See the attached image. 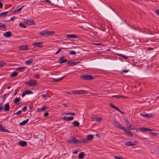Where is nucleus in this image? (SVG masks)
I'll list each match as a JSON object with an SVG mask.
<instances>
[{"label": "nucleus", "mask_w": 159, "mask_h": 159, "mask_svg": "<svg viewBox=\"0 0 159 159\" xmlns=\"http://www.w3.org/2000/svg\"><path fill=\"white\" fill-rule=\"evenodd\" d=\"M25 84L29 85L30 87L35 86L37 84V82L35 80H30L29 81H26Z\"/></svg>", "instance_id": "f257e3e1"}, {"label": "nucleus", "mask_w": 159, "mask_h": 159, "mask_svg": "<svg viewBox=\"0 0 159 159\" xmlns=\"http://www.w3.org/2000/svg\"><path fill=\"white\" fill-rule=\"evenodd\" d=\"M68 142L71 144H78L79 143V141L76 139L75 137H72L68 140Z\"/></svg>", "instance_id": "f03ea898"}, {"label": "nucleus", "mask_w": 159, "mask_h": 159, "mask_svg": "<svg viewBox=\"0 0 159 159\" xmlns=\"http://www.w3.org/2000/svg\"><path fill=\"white\" fill-rule=\"evenodd\" d=\"M81 77L82 79L84 80H91L93 79V77L92 75H89L81 76Z\"/></svg>", "instance_id": "7ed1b4c3"}, {"label": "nucleus", "mask_w": 159, "mask_h": 159, "mask_svg": "<svg viewBox=\"0 0 159 159\" xmlns=\"http://www.w3.org/2000/svg\"><path fill=\"white\" fill-rule=\"evenodd\" d=\"M113 125L116 127L122 129L123 127L121 124L116 120L114 121Z\"/></svg>", "instance_id": "20e7f679"}, {"label": "nucleus", "mask_w": 159, "mask_h": 159, "mask_svg": "<svg viewBox=\"0 0 159 159\" xmlns=\"http://www.w3.org/2000/svg\"><path fill=\"white\" fill-rule=\"evenodd\" d=\"M122 128V129L124 131L126 134H128L129 135L131 136H133V134L131 131L124 127Z\"/></svg>", "instance_id": "39448f33"}, {"label": "nucleus", "mask_w": 159, "mask_h": 159, "mask_svg": "<svg viewBox=\"0 0 159 159\" xmlns=\"http://www.w3.org/2000/svg\"><path fill=\"white\" fill-rule=\"evenodd\" d=\"M33 45L35 47H43V42H36L33 43Z\"/></svg>", "instance_id": "423d86ee"}, {"label": "nucleus", "mask_w": 159, "mask_h": 159, "mask_svg": "<svg viewBox=\"0 0 159 159\" xmlns=\"http://www.w3.org/2000/svg\"><path fill=\"white\" fill-rule=\"evenodd\" d=\"M67 61V60L65 59L63 56L60 57L59 60V63L60 64H62Z\"/></svg>", "instance_id": "0eeeda50"}, {"label": "nucleus", "mask_w": 159, "mask_h": 159, "mask_svg": "<svg viewBox=\"0 0 159 159\" xmlns=\"http://www.w3.org/2000/svg\"><path fill=\"white\" fill-rule=\"evenodd\" d=\"M74 119V117L73 116L70 117H63L61 118V119L67 121L72 120Z\"/></svg>", "instance_id": "6e6552de"}, {"label": "nucleus", "mask_w": 159, "mask_h": 159, "mask_svg": "<svg viewBox=\"0 0 159 159\" xmlns=\"http://www.w3.org/2000/svg\"><path fill=\"white\" fill-rule=\"evenodd\" d=\"M3 36L6 38H9L11 36V31H8L3 34Z\"/></svg>", "instance_id": "1a4fd4ad"}, {"label": "nucleus", "mask_w": 159, "mask_h": 159, "mask_svg": "<svg viewBox=\"0 0 159 159\" xmlns=\"http://www.w3.org/2000/svg\"><path fill=\"white\" fill-rule=\"evenodd\" d=\"M80 63V62H75L70 61H68L67 64L70 66H72L76 65L77 64Z\"/></svg>", "instance_id": "9d476101"}, {"label": "nucleus", "mask_w": 159, "mask_h": 159, "mask_svg": "<svg viewBox=\"0 0 159 159\" xmlns=\"http://www.w3.org/2000/svg\"><path fill=\"white\" fill-rule=\"evenodd\" d=\"M124 120L125 124L126 125L127 127L128 128H130L131 125L129 123L128 120L126 118H125Z\"/></svg>", "instance_id": "9b49d317"}, {"label": "nucleus", "mask_w": 159, "mask_h": 159, "mask_svg": "<svg viewBox=\"0 0 159 159\" xmlns=\"http://www.w3.org/2000/svg\"><path fill=\"white\" fill-rule=\"evenodd\" d=\"M26 23L28 25H34V21L33 20H27L26 22Z\"/></svg>", "instance_id": "f8f14e48"}, {"label": "nucleus", "mask_w": 159, "mask_h": 159, "mask_svg": "<svg viewBox=\"0 0 159 159\" xmlns=\"http://www.w3.org/2000/svg\"><path fill=\"white\" fill-rule=\"evenodd\" d=\"M19 144L21 146L24 147L27 144V143L25 141H21L19 142Z\"/></svg>", "instance_id": "ddd939ff"}, {"label": "nucleus", "mask_w": 159, "mask_h": 159, "mask_svg": "<svg viewBox=\"0 0 159 159\" xmlns=\"http://www.w3.org/2000/svg\"><path fill=\"white\" fill-rule=\"evenodd\" d=\"M140 131L143 132H145L149 131V128L145 127H143L139 129Z\"/></svg>", "instance_id": "4468645a"}, {"label": "nucleus", "mask_w": 159, "mask_h": 159, "mask_svg": "<svg viewBox=\"0 0 159 159\" xmlns=\"http://www.w3.org/2000/svg\"><path fill=\"white\" fill-rule=\"evenodd\" d=\"M66 37L68 38H77V36L75 34H67L66 36Z\"/></svg>", "instance_id": "2eb2a0df"}, {"label": "nucleus", "mask_w": 159, "mask_h": 159, "mask_svg": "<svg viewBox=\"0 0 159 159\" xmlns=\"http://www.w3.org/2000/svg\"><path fill=\"white\" fill-rule=\"evenodd\" d=\"M137 143V142L135 141V142H128L125 143V145L127 146H131L135 144V143Z\"/></svg>", "instance_id": "dca6fc26"}, {"label": "nucleus", "mask_w": 159, "mask_h": 159, "mask_svg": "<svg viewBox=\"0 0 159 159\" xmlns=\"http://www.w3.org/2000/svg\"><path fill=\"white\" fill-rule=\"evenodd\" d=\"M10 109V106L8 103L6 104L5 105L4 107V110L6 111H8Z\"/></svg>", "instance_id": "f3484780"}, {"label": "nucleus", "mask_w": 159, "mask_h": 159, "mask_svg": "<svg viewBox=\"0 0 159 159\" xmlns=\"http://www.w3.org/2000/svg\"><path fill=\"white\" fill-rule=\"evenodd\" d=\"M158 134L155 132H150V136L154 137L158 135Z\"/></svg>", "instance_id": "a211bd4d"}, {"label": "nucleus", "mask_w": 159, "mask_h": 159, "mask_svg": "<svg viewBox=\"0 0 159 159\" xmlns=\"http://www.w3.org/2000/svg\"><path fill=\"white\" fill-rule=\"evenodd\" d=\"M47 32L48 31L45 30H43L40 32V34L41 35L47 36Z\"/></svg>", "instance_id": "6ab92c4d"}, {"label": "nucleus", "mask_w": 159, "mask_h": 159, "mask_svg": "<svg viewBox=\"0 0 159 159\" xmlns=\"http://www.w3.org/2000/svg\"><path fill=\"white\" fill-rule=\"evenodd\" d=\"M27 45H22L20 46L19 48L20 50H26L28 49L27 48Z\"/></svg>", "instance_id": "aec40b11"}, {"label": "nucleus", "mask_w": 159, "mask_h": 159, "mask_svg": "<svg viewBox=\"0 0 159 159\" xmlns=\"http://www.w3.org/2000/svg\"><path fill=\"white\" fill-rule=\"evenodd\" d=\"M33 59H31L29 60H27L25 61V64L26 65H29L31 64L33 61Z\"/></svg>", "instance_id": "412c9836"}, {"label": "nucleus", "mask_w": 159, "mask_h": 159, "mask_svg": "<svg viewBox=\"0 0 159 159\" xmlns=\"http://www.w3.org/2000/svg\"><path fill=\"white\" fill-rule=\"evenodd\" d=\"M72 124L74 126L79 127L80 123L77 121H74L73 122Z\"/></svg>", "instance_id": "4be33fe9"}, {"label": "nucleus", "mask_w": 159, "mask_h": 159, "mask_svg": "<svg viewBox=\"0 0 159 159\" xmlns=\"http://www.w3.org/2000/svg\"><path fill=\"white\" fill-rule=\"evenodd\" d=\"M84 152H80L78 155V158L79 159H82L84 157Z\"/></svg>", "instance_id": "5701e85b"}, {"label": "nucleus", "mask_w": 159, "mask_h": 159, "mask_svg": "<svg viewBox=\"0 0 159 159\" xmlns=\"http://www.w3.org/2000/svg\"><path fill=\"white\" fill-rule=\"evenodd\" d=\"M28 121H29V119H27L26 120H25L22 121L21 122H20L19 124V125L21 126V125H24L25 124H26L28 122Z\"/></svg>", "instance_id": "b1692460"}, {"label": "nucleus", "mask_w": 159, "mask_h": 159, "mask_svg": "<svg viewBox=\"0 0 159 159\" xmlns=\"http://www.w3.org/2000/svg\"><path fill=\"white\" fill-rule=\"evenodd\" d=\"M93 138V136L92 134H90L88 135L87 136V139L88 141H90L92 140Z\"/></svg>", "instance_id": "393cba45"}, {"label": "nucleus", "mask_w": 159, "mask_h": 159, "mask_svg": "<svg viewBox=\"0 0 159 159\" xmlns=\"http://www.w3.org/2000/svg\"><path fill=\"white\" fill-rule=\"evenodd\" d=\"M112 97H116L117 98H127V97H125L124 96L121 95H113L112 96Z\"/></svg>", "instance_id": "a878e982"}, {"label": "nucleus", "mask_w": 159, "mask_h": 159, "mask_svg": "<svg viewBox=\"0 0 159 159\" xmlns=\"http://www.w3.org/2000/svg\"><path fill=\"white\" fill-rule=\"evenodd\" d=\"M8 12V11H5L0 14V16L4 18L7 16L6 14Z\"/></svg>", "instance_id": "bb28decb"}, {"label": "nucleus", "mask_w": 159, "mask_h": 159, "mask_svg": "<svg viewBox=\"0 0 159 159\" xmlns=\"http://www.w3.org/2000/svg\"><path fill=\"white\" fill-rule=\"evenodd\" d=\"M55 32L53 31H48L47 36H48L49 35H53L55 34Z\"/></svg>", "instance_id": "cd10ccee"}, {"label": "nucleus", "mask_w": 159, "mask_h": 159, "mask_svg": "<svg viewBox=\"0 0 159 159\" xmlns=\"http://www.w3.org/2000/svg\"><path fill=\"white\" fill-rule=\"evenodd\" d=\"M65 77V76H63V77H61L60 78L58 79H56L55 78L53 80V81L57 82V81H60V80H61L63 79Z\"/></svg>", "instance_id": "c85d7f7f"}, {"label": "nucleus", "mask_w": 159, "mask_h": 159, "mask_svg": "<svg viewBox=\"0 0 159 159\" xmlns=\"http://www.w3.org/2000/svg\"><path fill=\"white\" fill-rule=\"evenodd\" d=\"M88 141L87 139H81L80 141H79V143H81L83 142L84 143H88Z\"/></svg>", "instance_id": "c756f323"}, {"label": "nucleus", "mask_w": 159, "mask_h": 159, "mask_svg": "<svg viewBox=\"0 0 159 159\" xmlns=\"http://www.w3.org/2000/svg\"><path fill=\"white\" fill-rule=\"evenodd\" d=\"M26 68H27V67L26 66L21 67H20L17 68L16 69V70H20L21 71H22L24 70Z\"/></svg>", "instance_id": "7c9ffc66"}, {"label": "nucleus", "mask_w": 159, "mask_h": 159, "mask_svg": "<svg viewBox=\"0 0 159 159\" xmlns=\"http://www.w3.org/2000/svg\"><path fill=\"white\" fill-rule=\"evenodd\" d=\"M18 73L16 72H13L10 75V76L11 77H15L17 75Z\"/></svg>", "instance_id": "2f4dec72"}, {"label": "nucleus", "mask_w": 159, "mask_h": 159, "mask_svg": "<svg viewBox=\"0 0 159 159\" xmlns=\"http://www.w3.org/2000/svg\"><path fill=\"white\" fill-rule=\"evenodd\" d=\"M6 65V63L5 62L3 61H0V67H2Z\"/></svg>", "instance_id": "473e14b6"}, {"label": "nucleus", "mask_w": 159, "mask_h": 159, "mask_svg": "<svg viewBox=\"0 0 159 159\" xmlns=\"http://www.w3.org/2000/svg\"><path fill=\"white\" fill-rule=\"evenodd\" d=\"M20 101V99L19 98H16L14 99L13 102L15 103H16L19 102Z\"/></svg>", "instance_id": "72a5a7b5"}, {"label": "nucleus", "mask_w": 159, "mask_h": 159, "mask_svg": "<svg viewBox=\"0 0 159 159\" xmlns=\"http://www.w3.org/2000/svg\"><path fill=\"white\" fill-rule=\"evenodd\" d=\"M63 114H66V115H70L71 116H75L76 115V113H75L69 112L67 113L66 112L64 113Z\"/></svg>", "instance_id": "f704fd0d"}, {"label": "nucleus", "mask_w": 159, "mask_h": 159, "mask_svg": "<svg viewBox=\"0 0 159 159\" xmlns=\"http://www.w3.org/2000/svg\"><path fill=\"white\" fill-rule=\"evenodd\" d=\"M24 5L22 6L20 8L18 9L15 10L14 11V12L16 13V12H19L21 10L22 8L24 7Z\"/></svg>", "instance_id": "c9c22d12"}, {"label": "nucleus", "mask_w": 159, "mask_h": 159, "mask_svg": "<svg viewBox=\"0 0 159 159\" xmlns=\"http://www.w3.org/2000/svg\"><path fill=\"white\" fill-rule=\"evenodd\" d=\"M25 93L26 94H29L32 93V91L30 90H27L25 91Z\"/></svg>", "instance_id": "e433bc0d"}, {"label": "nucleus", "mask_w": 159, "mask_h": 159, "mask_svg": "<svg viewBox=\"0 0 159 159\" xmlns=\"http://www.w3.org/2000/svg\"><path fill=\"white\" fill-rule=\"evenodd\" d=\"M47 109V107L45 106H44L42 107L40 109H39V111H44Z\"/></svg>", "instance_id": "4c0bfd02"}, {"label": "nucleus", "mask_w": 159, "mask_h": 159, "mask_svg": "<svg viewBox=\"0 0 159 159\" xmlns=\"http://www.w3.org/2000/svg\"><path fill=\"white\" fill-rule=\"evenodd\" d=\"M19 26L23 28H25L26 27V25L24 23H20L19 24Z\"/></svg>", "instance_id": "58836bf2"}, {"label": "nucleus", "mask_w": 159, "mask_h": 159, "mask_svg": "<svg viewBox=\"0 0 159 159\" xmlns=\"http://www.w3.org/2000/svg\"><path fill=\"white\" fill-rule=\"evenodd\" d=\"M69 53L70 55H75L76 52L74 51H69Z\"/></svg>", "instance_id": "ea45409f"}, {"label": "nucleus", "mask_w": 159, "mask_h": 159, "mask_svg": "<svg viewBox=\"0 0 159 159\" xmlns=\"http://www.w3.org/2000/svg\"><path fill=\"white\" fill-rule=\"evenodd\" d=\"M140 115H141V116H142L144 117H149V115L148 114H143L142 113H141L140 114Z\"/></svg>", "instance_id": "a19ab883"}, {"label": "nucleus", "mask_w": 159, "mask_h": 159, "mask_svg": "<svg viewBox=\"0 0 159 159\" xmlns=\"http://www.w3.org/2000/svg\"><path fill=\"white\" fill-rule=\"evenodd\" d=\"M110 106L111 107L116 110L118 108L116 107L112 103L110 104Z\"/></svg>", "instance_id": "79ce46f5"}, {"label": "nucleus", "mask_w": 159, "mask_h": 159, "mask_svg": "<svg viewBox=\"0 0 159 159\" xmlns=\"http://www.w3.org/2000/svg\"><path fill=\"white\" fill-rule=\"evenodd\" d=\"M71 93L74 94H78V90L74 91L71 92Z\"/></svg>", "instance_id": "37998d69"}, {"label": "nucleus", "mask_w": 159, "mask_h": 159, "mask_svg": "<svg viewBox=\"0 0 159 159\" xmlns=\"http://www.w3.org/2000/svg\"><path fill=\"white\" fill-rule=\"evenodd\" d=\"M64 48H59L58 50L55 53V54H57L62 49H64Z\"/></svg>", "instance_id": "c03bdc74"}, {"label": "nucleus", "mask_w": 159, "mask_h": 159, "mask_svg": "<svg viewBox=\"0 0 159 159\" xmlns=\"http://www.w3.org/2000/svg\"><path fill=\"white\" fill-rule=\"evenodd\" d=\"M80 92H81V94H86V93H87L86 90H80Z\"/></svg>", "instance_id": "a18cd8bd"}, {"label": "nucleus", "mask_w": 159, "mask_h": 159, "mask_svg": "<svg viewBox=\"0 0 159 159\" xmlns=\"http://www.w3.org/2000/svg\"><path fill=\"white\" fill-rule=\"evenodd\" d=\"M7 95V94L6 93L5 94H4V95H3V96H2V98L3 99V102L5 100V99H6V97Z\"/></svg>", "instance_id": "49530a36"}, {"label": "nucleus", "mask_w": 159, "mask_h": 159, "mask_svg": "<svg viewBox=\"0 0 159 159\" xmlns=\"http://www.w3.org/2000/svg\"><path fill=\"white\" fill-rule=\"evenodd\" d=\"M6 27V25L5 24L3 25H0V28H5Z\"/></svg>", "instance_id": "de8ad7c7"}, {"label": "nucleus", "mask_w": 159, "mask_h": 159, "mask_svg": "<svg viewBox=\"0 0 159 159\" xmlns=\"http://www.w3.org/2000/svg\"><path fill=\"white\" fill-rule=\"evenodd\" d=\"M3 106L2 105V103L1 104H0V112L3 109Z\"/></svg>", "instance_id": "09e8293b"}, {"label": "nucleus", "mask_w": 159, "mask_h": 159, "mask_svg": "<svg viewBox=\"0 0 159 159\" xmlns=\"http://www.w3.org/2000/svg\"><path fill=\"white\" fill-rule=\"evenodd\" d=\"M41 96H42V97H43L44 98H46L48 97V96L46 94H43L41 95Z\"/></svg>", "instance_id": "8fccbe9b"}, {"label": "nucleus", "mask_w": 159, "mask_h": 159, "mask_svg": "<svg viewBox=\"0 0 159 159\" xmlns=\"http://www.w3.org/2000/svg\"><path fill=\"white\" fill-rule=\"evenodd\" d=\"M115 159H123L122 157H119L118 156H115Z\"/></svg>", "instance_id": "3c124183"}, {"label": "nucleus", "mask_w": 159, "mask_h": 159, "mask_svg": "<svg viewBox=\"0 0 159 159\" xmlns=\"http://www.w3.org/2000/svg\"><path fill=\"white\" fill-rule=\"evenodd\" d=\"M116 110L121 113L122 114H124V113L120 109H119L118 108H117V109H116Z\"/></svg>", "instance_id": "603ef678"}, {"label": "nucleus", "mask_w": 159, "mask_h": 159, "mask_svg": "<svg viewBox=\"0 0 159 159\" xmlns=\"http://www.w3.org/2000/svg\"><path fill=\"white\" fill-rule=\"evenodd\" d=\"M96 121H98V122H99L100 121V120L101 119V118H100V117H99L98 118L97 117H96Z\"/></svg>", "instance_id": "864d4df0"}, {"label": "nucleus", "mask_w": 159, "mask_h": 159, "mask_svg": "<svg viewBox=\"0 0 159 159\" xmlns=\"http://www.w3.org/2000/svg\"><path fill=\"white\" fill-rule=\"evenodd\" d=\"M21 112V111L20 110L17 111L16 113H15L16 115H19L20 114Z\"/></svg>", "instance_id": "5fc2aeb1"}, {"label": "nucleus", "mask_w": 159, "mask_h": 159, "mask_svg": "<svg viewBox=\"0 0 159 159\" xmlns=\"http://www.w3.org/2000/svg\"><path fill=\"white\" fill-rule=\"evenodd\" d=\"M93 44L95 45H99V46H101V45H102V43H94Z\"/></svg>", "instance_id": "6e6d98bb"}, {"label": "nucleus", "mask_w": 159, "mask_h": 159, "mask_svg": "<svg viewBox=\"0 0 159 159\" xmlns=\"http://www.w3.org/2000/svg\"><path fill=\"white\" fill-rule=\"evenodd\" d=\"M155 13L159 16V10H157L155 11Z\"/></svg>", "instance_id": "4d7b16f0"}, {"label": "nucleus", "mask_w": 159, "mask_h": 159, "mask_svg": "<svg viewBox=\"0 0 159 159\" xmlns=\"http://www.w3.org/2000/svg\"><path fill=\"white\" fill-rule=\"evenodd\" d=\"M49 113H48V112H45L44 113V116H48V115H49Z\"/></svg>", "instance_id": "13d9d810"}, {"label": "nucleus", "mask_w": 159, "mask_h": 159, "mask_svg": "<svg viewBox=\"0 0 159 159\" xmlns=\"http://www.w3.org/2000/svg\"><path fill=\"white\" fill-rule=\"evenodd\" d=\"M27 109V107L26 106H25L22 109V110L23 111H25Z\"/></svg>", "instance_id": "bf43d9fd"}, {"label": "nucleus", "mask_w": 159, "mask_h": 159, "mask_svg": "<svg viewBox=\"0 0 159 159\" xmlns=\"http://www.w3.org/2000/svg\"><path fill=\"white\" fill-rule=\"evenodd\" d=\"M35 77L37 79H39V75L38 74L36 75H35Z\"/></svg>", "instance_id": "052dcab7"}, {"label": "nucleus", "mask_w": 159, "mask_h": 159, "mask_svg": "<svg viewBox=\"0 0 159 159\" xmlns=\"http://www.w3.org/2000/svg\"><path fill=\"white\" fill-rule=\"evenodd\" d=\"M3 4L1 2H0V8H1L2 7Z\"/></svg>", "instance_id": "680f3d73"}, {"label": "nucleus", "mask_w": 159, "mask_h": 159, "mask_svg": "<svg viewBox=\"0 0 159 159\" xmlns=\"http://www.w3.org/2000/svg\"><path fill=\"white\" fill-rule=\"evenodd\" d=\"M15 16H13V17H12L11 18V20H15Z\"/></svg>", "instance_id": "e2e57ef3"}, {"label": "nucleus", "mask_w": 159, "mask_h": 159, "mask_svg": "<svg viewBox=\"0 0 159 159\" xmlns=\"http://www.w3.org/2000/svg\"><path fill=\"white\" fill-rule=\"evenodd\" d=\"M26 94L25 93V92H24L22 94V97H23L24 96H25V95H26Z\"/></svg>", "instance_id": "0e129e2a"}, {"label": "nucleus", "mask_w": 159, "mask_h": 159, "mask_svg": "<svg viewBox=\"0 0 159 159\" xmlns=\"http://www.w3.org/2000/svg\"><path fill=\"white\" fill-rule=\"evenodd\" d=\"M129 71V70H123L122 71L123 72L127 73Z\"/></svg>", "instance_id": "69168bd1"}, {"label": "nucleus", "mask_w": 159, "mask_h": 159, "mask_svg": "<svg viewBox=\"0 0 159 159\" xmlns=\"http://www.w3.org/2000/svg\"><path fill=\"white\" fill-rule=\"evenodd\" d=\"M155 116V114H150V117L153 116Z\"/></svg>", "instance_id": "338daca9"}, {"label": "nucleus", "mask_w": 159, "mask_h": 159, "mask_svg": "<svg viewBox=\"0 0 159 159\" xmlns=\"http://www.w3.org/2000/svg\"><path fill=\"white\" fill-rule=\"evenodd\" d=\"M150 100H151V101H152V102H155V100L154 99H151Z\"/></svg>", "instance_id": "774afa93"}]
</instances>
